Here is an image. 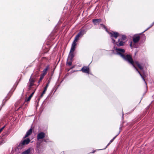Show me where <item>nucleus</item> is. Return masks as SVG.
<instances>
[{"instance_id":"1","label":"nucleus","mask_w":154,"mask_h":154,"mask_svg":"<svg viewBox=\"0 0 154 154\" xmlns=\"http://www.w3.org/2000/svg\"><path fill=\"white\" fill-rule=\"evenodd\" d=\"M122 58L125 60L127 62L129 63L131 65L133 66V67L134 68V69L139 74L141 77L142 79L143 80L145 83L146 85V82L143 76L142 75L140 72L138 70V69L134 65V62L131 55L128 54L126 55H125L124 54L123 55V57H122Z\"/></svg>"},{"instance_id":"2","label":"nucleus","mask_w":154,"mask_h":154,"mask_svg":"<svg viewBox=\"0 0 154 154\" xmlns=\"http://www.w3.org/2000/svg\"><path fill=\"white\" fill-rule=\"evenodd\" d=\"M109 34L112 40V42L114 44H116L118 47H119L124 45L125 42L119 39L118 41L115 42V40L113 38V37L115 39H116L119 36V34L116 32H110Z\"/></svg>"},{"instance_id":"3","label":"nucleus","mask_w":154,"mask_h":154,"mask_svg":"<svg viewBox=\"0 0 154 154\" xmlns=\"http://www.w3.org/2000/svg\"><path fill=\"white\" fill-rule=\"evenodd\" d=\"M30 141V139L29 138H27L21 141L18 146V148L20 149H22L24 146L28 144Z\"/></svg>"},{"instance_id":"4","label":"nucleus","mask_w":154,"mask_h":154,"mask_svg":"<svg viewBox=\"0 0 154 154\" xmlns=\"http://www.w3.org/2000/svg\"><path fill=\"white\" fill-rule=\"evenodd\" d=\"M114 48L116 50V54L119 55L122 57H123L124 55V53L125 52L124 49L122 48H116L115 47Z\"/></svg>"},{"instance_id":"5","label":"nucleus","mask_w":154,"mask_h":154,"mask_svg":"<svg viewBox=\"0 0 154 154\" xmlns=\"http://www.w3.org/2000/svg\"><path fill=\"white\" fill-rule=\"evenodd\" d=\"M33 74L31 75L29 79V88L30 89L31 87L34 85V83L35 81V78L32 77Z\"/></svg>"},{"instance_id":"6","label":"nucleus","mask_w":154,"mask_h":154,"mask_svg":"<svg viewBox=\"0 0 154 154\" xmlns=\"http://www.w3.org/2000/svg\"><path fill=\"white\" fill-rule=\"evenodd\" d=\"M74 57V55H73L72 54L69 55L66 62L67 65L70 66L72 65V62L73 61V58Z\"/></svg>"},{"instance_id":"7","label":"nucleus","mask_w":154,"mask_h":154,"mask_svg":"<svg viewBox=\"0 0 154 154\" xmlns=\"http://www.w3.org/2000/svg\"><path fill=\"white\" fill-rule=\"evenodd\" d=\"M76 42H75L74 41L73 42L71 45V47L70 50V51L69 55H70V54H72L73 55H74V52L75 50V46L76 45Z\"/></svg>"},{"instance_id":"8","label":"nucleus","mask_w":154,"mask_h":154,"mask_svg":"<svg viewBox=\"0 0 154 154\" xmlns=\"http://www.w3.org/2000/svg\"><path fill=\"white\" fill-rule=\"evenodd\" d=\"M45 137V134L43 132H41L38 134L37 137V139L38 140L42 139Z\"/></svg>"},{"instance_id":"9","label":"nucleus","mask_w":154,"mask_h":154,"mask_svg":"<svg viewBox=\"0 0 154 154\" xmlns=\"http://www.w3.org/2000/svg\"><path fill=\"white\" fill-rule=\"evenodd\" d=\"M140 37L139 35H135L133 38V40L134 42L135 43H137L139 40Z\"/></svg>"},{"instance_id":"10","label":"nucleus","mask_w":154,"mask_h":154,"mask_svg":"<svg viewBox=\"0 0 154 154\" xmlns=\"http://www.w3.org/2000/svg\"><path fill=\"white\" fill-rule=\"evenodd\" d=\"M135 63L140 70H142L143 69L145 66L144 64L143 63H140L139 62L137 61H135Z\"/></svg>"},{"instance_id":"11","label":"nucleus","mask_w":154,"mask_h":154,"mask_svg":"<svg viewBox=\"0 0 154 154\" xmlns=\"http://www.w3.org/2000/svg\"><path fill=\"white\" fill-rule=\"evenodd\" d=\"M82 71L83 72L89 74V69L88 66H84L80 70Z\"/></svg>"},{"instance_id":"12","label":"nucleus","mask_w":154,"mask_h":154,"mask_svg":"<svg viewBox=\"0 0 154 154\" xmlns=\"http://www.w3.org/2000/svg\"><path fill=\"white\" fill-rule=\"evenodd\" d=\"M102 20L101 19H94L92 20V22L94 25H98L101 22Z\"/></svg>"},{"instance_id":"13","label":"nucleus","mask_w":154,"mask_h":154,"mask_svg":"<svg viewBox=\"0 0 154 154\" xmlns=\"http://www.w3.org/2000/svg\"><path fill=\"white\" fill-rule=\"evenodd\" d=\"M32 128L30 129L27 131L24 138H25L30 135L32 134Z\"/></svg>"},{"instance_id":"14","label":"nucleus","mask_w":154,"mask_h":154,"mask_svg":"<svg viewBox=\"0 0 154 154\" xmlns=\"http://www.w3.org/2000/svg\"><path fill=\"white\" fill-rule=\"evenodd\" d=\"M87 29H80L79 32L78 33L81 36H82L87 32Z\"/></svg>"},{"instance_id":"15","label":"nucleus","mask_w":154,"mask_h":154,"mask_svg":"<svg viewBox=\"0 0 154 154\" xmlns=\"http://www.w3.org/2000/svg\"><path fill=\"white\" fill-rule=\"evenodd\" d=\"M31 151V149L30 148H29L26 150L25 151L21 154H29Z\"/></svg>"},{"instance_id":"16","label":"nucleus","mask_w":154,"mask_h":154,"mask_svg":"<svg viewBox=\"0 0 154 154\" xmlns=\"http://www.w3.org/2000/svg\"><path fill=\"white\" fill-rule=\"evenodd\" d=\"M81 37L82 36L80 35L78 33V34L75 36L74 41L77 42V40L79 39V38Z\"/></svg>"},{"instance_id":"17","label":"nucleus","mask_w":154,"mask_h":154,"mask_svg":"<svg viewBox=\"0 0 154 154\" xmlns=\"http://www.w3.org/2000/svg\"><path fill=\"white\" fill-rule=\"evenodd\" d=\"M35 92V91H34L32 93V94H31V95L28 97V98L26 100L27 101H29L30 100L31 98L32 97L33 95L34 94Z\"/></svg>"},{"instance_id":"18","label":"nucleus","mask_w":154,"mask_h":154,"mask_svg":"<svg viewBox=\"0 0 154 154\" xmlns=\"http://www.w3.org/2000/svg\"><path fill=\"white\" fill-rule=\"evenodd\" d=\"M100 29L101 28V29H105L106 31H107V29L106 27V26L102 24H100Z\"/></svg>"},{"instance_id":"19","label":"nucleus","mask_w":154,"mask_h":154,"mask_svg":"<svg viewBox=\"0 0 154 154\" xmlns=\"http://www.w3.org/2000/svg\"><path fill=\"white\" fill-rule=\"evenodd\" d=\"M49 65H48L47 66H46L45 68L42 71V72L45 73L47 74V71L48 69H49Z\"/></svg>"},{"instance_id":"20","label":"nucleus","mask_w":154,"mask_h":154,"mask_svg":"<svg viewBox=\"0 0 154 154\" xmlns=\"http://www.w3.org/2000/svg\"><path fill=\"white\" fill-rule=\"evenodd\" d=\"M152 26H151V25H150V26L147 29H146L145 31H144L142 33V36L144 38H146V37L145 36V35L144 34H142L143 33L145 32L146 31V30H148Z\"/></svg>"},{"instance_id":"21","label":"nucleus","mask_w":154,"mask_h":154,"mask_svg":"<svg viewBox=\"0 0 154 154\" xmlns=\"http://www.w3.org/2000/svg\"><path fill=\"white\" fill-rule=\"evenodd\" d=\"M35 74L33 77L36 78L38 76V74H39V70L37 71L36 72H35Z\"/></svg>"},{"instance_id":"22","label":"nucleus","mask_w":154,"mask_h":154,"mask_svg":"<svg viewBox=\"0 0 154 154\" xmlns=\"http://www.w3.org/2000/svg\"><path fill=\"white\" fill-rule=\"evenodd\" d=\"M126 39V37L125 35H122V38L120 40L124 41Z\"/></svg>"},{"instance_id":"23","label":"nucleus","mask_w":154,"mask_h":154,"mask_svg":"<svg viewBox=\"0 0 154 154\" xmlns=\"http://www.w3.org/2000/svg\"><path fill=\"white\" fill-rule=\"evenodd\" d=\"M119 134V132L118 133V134L116 135L115 137H114L112 139H111L110 142H109V143H111L112 142L113 140L116 138V137Z\"/></svg>"},{"instance_id":"24","label":"nucleus","mask_w":154,"mask_h":154,"mask_svg":"<svg viewBox=\"0 0 154 154\" xmlns=\"http://www.w3.org/2000/svg\"><path fill=\"white\" fill-rule=\"evenodd\" d=\"M86 27H87V29H89L92 27V25L91 24H88L86 25Z\"/></svg>"},{"instance_id":"25","label":"nucleus","mask_w":154,"mask_h":154,"mask_svg":"<svg viewBox=\"0 0 154 154\" xmlns=\"http://www.w3.org/2000/svg\"><path fill=\"white\" fill-rule=\"evenodd\" d=\"M12 94V93H11L9 92V93L8 94V96H7V97H6V98H8V99L10 97H11V96Z\"/></svg>"},{"instance_id":"26","label":"nucleus","mask_w":154,"mask_h":154,"mask_svg":"<svg viewBox=\"0 0 154 154\" xmlns=\"http://www.w3.org/2000/svg\"><path fill=\"white\" fill-rule=\"evenodd\" d=\"M48 85H49L48 84H47L45 86V88H44V89H45V90H47V89L48 88Z\"/></svg>"},{"instance_id":"27","label":"nucleus","mask_w":154,"mask_h":154,"mask_svg":"<svg viewBox=\"0 0 154 154\" xmlns=\"http://www.w3.org/2000/svg\"><path fill=\"white\" fill-rule=\"evenodd\" d=\"M5 127V126H4L1 129H0V133L4 129Z\"/></svg>"},{"instance_id":"28","label":"nucleus","mask_w":154,"mask_h":154,"mask_svg":"<svg viewBox=\"0 0 154 154\" xmlns=\"http://www.w3.org/2000/svg\"><path fill=\"white\" fill-rule=\"evenodd\" d=\"M51 80V78H50L48 80V83L47 84H48V85L50 83V82Z\"/></svg>"},{"instance_id":"29","label":"nucleus","mask_w":154,"mask_h":154,"mask_svg":"<svg viewBox=\"0 0 154 154\" xmlns=\"http://www.w3.org/2000/svg\"><path fill=\"white\" fill-rule=\"evenodd\" d=\"M42 79L40 78L39 81L38 82V85H39V83L41 81Z\"/></svg>"},{"instance_id":"30","label":"nucleus","mask_w":154,"mask_h":154,"mask_svg":"<svg viewBox=\"0 0 154 154\" xmlns=\"http://www.w3.org/2000/svg\"><path fill=\"white\" fill-rule=\"evenodd\" d=\"M46 73L42 72V73L41 75L43 76H45L46 75Z\"/></svg>"},{"instance_id":"31","label":"nucleus","mask_w":154,"mask_h":154,"mask_svg":"<svg viewBox=\"0 0 154 154\" xmlns=\"http://www.w3.org/2000/svg\"><path fill=\"white\" fill-rule=\"evenodd\" d=\"M5 101V100H4L3 101V102H2V105H1V106H2V107L4 105H5V103H4V101Z\"/></svg>"},{"instance_id":"32","label":"nucleus","mask_w":154,"mask_h":154,"mask_svg":"<svg viewBox=\"0 0 154 154\" xmlns=\"http://www.w3.org/2000/svg\"><path fill=\"white\" fill-rule=\"evenodd\" d=\"M130 46L131 48H132V42H131L130 44Z\"/></svg>"},{"instance_id":"33","label":"nucleus","mask_w":154,"mask_h":154,"mask_svg":"<svg viewBox=\"0 0 154 154\" xmlns=\"http://www.w3.org/2000/svg\"><path fill=\"white\" fill-rule=\"evenodd\" d=\"M46 91V90H45V89H44V91H43L42 92V93H43V94H44L45 93Z\"/></svg>"},{"instance_id":"34","label":"nucleus","mask_w":154,"mask_h":154,"mask_svg":"<svg viewBox=\"0 0 154 154\" xmlns=\"http://www.w3.org/2000/svg\"><path fill=\"white\" fill-rule=\"evenodd\" d=\"M44 76L42 75H41L40 78L42 79H43Z\"/></svg>"},{"instance_id":"35","label":"nucleus","mask_w":154,"mask_h":154,"mask_svg":"<svg viewBox=\"0 0 154 154\" xmlns=\"http://www.w3.org/2000/svg\"><path fill=\"white\" fill-rule=\"evenodd\" d=\"M44 95V94H43V93H42L40 97V98H42L43 97V96Z\"/></svg>"},{"instance_id":"36","label":"nucleus","mask_w":154,"mask_h":154,"mask_svg":"<svg viewBox=\"0 0 154 154\" xmlns=\"http://www.w3.org/2000/svg\"><path fill=\"white\" fill-rule=\"evenodd\" d=\"M110 143H109V142L108 143V144H107V145L103 149H106V148L107 147V146H108L109 145Z\"/></svg>"},{"instance_id":"37","label":"nucleus","mask_w":154,"mask_h":154,"mask_svg":"<svg viewBox=\"0 0 154 154\" xmlns=\"http://www.w3.org/2000/svg\"><path fill=\"white\" fill-rule=\"evenodd\" d=\"M40 98H40V97L39 98H38L37 99V100H38V102H39V100H40Z\"/></svg>"},{"instance_id":"38","label":"nucleus","mask_w":154,"mask_h":154,"mask_svg":"<svg viewBox=\"0 0 154 154\" xmlns=\"http://www.w3.org/2000/svg\"><path fill=\"white\" fill-rule=\"evenodd\" d=\"M43 141L44 142H47V140H46V139H44L43 140Z\"/></svg>"},{"instance_id":"39","label":"nucleus","mask_w":154,"mask_h":154,"mask_svg":"<svg viewBox=\"0 0 154 154\" xmlns=\"http://www.w3.org/2000/svg\"><path fill=\"white\" fill-rule=\"evenodd\" d=\"M154 25V22L150 25L151 26H152Z\"/></svg>"},{"instance_id":"40","label":"nucleus","mask_w":154,"mask_h":154,"mask_svg":"<svg viewBox=\"0 0 154 154\" xmlns=\"http://www.w3.org/2000/svg\"><path fill=\"white\" fill-rule=\"evenodd\" d=\"M75 67V66H73L71 67L70 68V69H72L73 68H74Z\"/></svg>"},{"instance_id":"41","label":"nucleus","mask_w":154,"mask_h":154,"mask_svg":"<svg viewBox=\"0 0 154 154\" xmlns=\"http://www.w3.org/2000/svg\"><path fill=\"white\" fill-rule=\"evenodd\" d=\"M2 141L0 142V145L2 144Z\"/></svg>"},{"instance_id":"42","label":"nucleus","mask_w":154,"mask_h":154,"mask_svg":"<svg viewBox=\"0 0 154 154\" xmlns=\"http://www.w3.org/2000/svg\"><path fill=\"white\" fill-rule=\"evenodd\" d=\"M124 114L123 112H122V118H123Z\"/></svg>"}]
</instances>
